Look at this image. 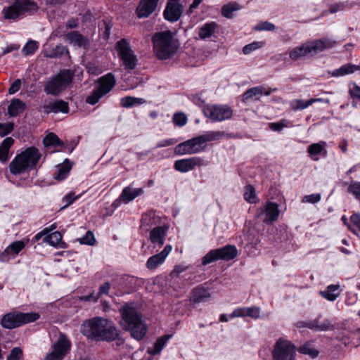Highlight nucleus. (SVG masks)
Listing matches in <instances>:
<instances>
[{"instance_id":"obj_25","label":"nucleus","mask_w":360,"mask_h":360,"mask_svg":"<svg viewBox=\"0 0 360 360\" xmlns=\"http://www.w3.org/2000/svg\"><path fill=\"white\" fill-rule=\"evenodd\" d=\"M218 25L215 22H210L202 25L198 30V36L201 39L211 37L217 30Z\"/></svg>"},{"instance_id":"obj_10","label":"nucleus","mask_w":360,"mask_h":360,"mask_svg":"<svg viewBox=\"0 0 360 360\" xmlns=\"http://www.w3.org/2000/svg\"><path fill=\"white\" fill-rule=\"evenodd\" d=\"M238 255L237 248L234 245H226L222 248L212 250L202 259V264L207 265L217 260H231Z\"/></svg>"},{"instance_id":"obj_49","label":"nucleus","mask_w":360,"mask_h":360,"mask_svg":"<svg viewBox=\"0 0 360 360\" xmlns=\"http://www.w3.org/2000/svg\"><path fill=\"white\" fill-rule=\"evenodd\" d=\"M25 246V244L23 241L18 240L10 244L8 248L15 257L22 249H24Z\"/></svg>"},{"instance_id":"obj_38","label":"nucleus","mask_w":360,"mask_h":360,"mask_svg":"<svg viewBox=\"0 0 360 360\" xmlns=\"http://www.w3.org/2000/svg\"><path fill=\"white\" fill-rule=\"evenodd\" d=\"M240 8V6L236 2H231L224 5L221 8L222 15L227 18H232V13L233 11H236Z\"/></svg>"},{"instance_id":"obj_63","label":"nucleus","mask_w":360,"mask_h":360,"mask_svg":"<svg viewBox=\"0 0 360 360\" xmlns=\"http://www.w3.org/2000/svg\"><path fill=\"white\" fill-rule=\"evenodd\" d=\"M21 80L20 79H15L11 85L8 89L9 94H14L18 92L21 86Z\"/></svg>"},{"instance_id":"obj_39","label":"nucleus","mask_w":360,"mask_h":360,"mask_svg":"<svg viewBox=\"0 0 360 360\" xmlns=\"http://www.w3.org/2000/svg\"><path fill=\"white\" fill-rule=\"evenodd\" d=\"M61 240L62 235L59 231H55L51 234H47L44 238V242L53 246L58 245Z\"/></svg>"},{"instance_id":"obj_50","label":"nucleus","mask_w":360,"mask_h":360,"mask_svg":"<svg viewBox=\"0 0 360 360\" xmlns=\"http://www.w3.org/2000/svg\"><path fill=\"white\" fill-rule=\"evenodd\" d=\"M173 122L176 126L182 127L187 122V117L183 112L175 113L173 116Z\"/></svg>"},{"instance_id":"obj_57","label":"nucleus","mask_w":360,"mask_h":360,"mask_svg":"<svg viewBox=\"0 0 360 360\" xmlns=\"http://www.w3.org/2000/svg\"><path fill=\"white\" fill-rule=\"evenodd\" d=\"M13 123L1 124L0 123V136L3 137L10 134L13 130Z\"/></svg>"},{"instance_id":"obj_7","label":"nucleus","mask_w":360,"mask_h":360,"mask_svg":"<svg viewBox=\"0 0 360 360\" xmlns=\"http://www.w3.org/2000/svg\"><path fill=\"white\" fill-rule=\"evenodd\" d=\"M38 8V6L33 1L18 0L13 5L4 8L2 13L6 19L16 20L26 13L36 12Z\"/></svg>"},{"instance_id":"obj_61","label":"nucleus","mask_w":360,"mask_h":360,"mask_svg":"<svg viewBox=\"0 0 360 360\" xmlns=\"http://www.w3.org/2000/svg\"><path fill=\"white\" fill-rule=\"evenodd\" d=\"M14 257L15 256L11 250H9L8 246L4 250V251L0 253V261L2 262H7Z\"/></svg>"},{"instance_id":"obj_9","label":"nucleus","mask_w":360,"mask_h":360,"mask_svg":"<svg viewBox=\"0 0 360 360\" xmlns=\"http://www.w3.org/2000/svg\"><path fill=\"white\" fill-rule=\"evenodd\" d=\"M39 315L37 313H22L13 312L5 314L1 321L3 328L13 329L23 324L34 322L39 319Z\"/></svg>"},{"instance_id":"obj_5","label":"nucleus","mask_w":360,"mask_h":360,"mask_svg":"<svg viewBox=\"0 0 360 360\" xmlns=\"http://www.w3.org/2000/svg\"><path fill=\"white\" fill-rule=\"evenodd\" d=\"M335 44V40L328 38L307 41L294 48L290 53V58L296 60L300 58L311 56L325 49L333 48Z\"/></svg>"},{"instance_id":"obj_4","label":"nucleus","mask_w":360,"mask_h":360,"mask_svg":"<svg viewBox=\"0 0 360 360\" xmlns=\"http://www.w3.org/2000/svg\"><path fill=\"white\" fill-rule=\"evenodd\" d=\"M153 51L160 60L170 58L177 51L179 42L170 31L156 32L152 37Z\"/></svg>"},{"instance_id":"obj_26","label":"nucleus","mask_w":360,"mask_h":360,"mask_svg":"<svg viewBox=\"0 0 360 360\" xmlns=\"http://www.w3.org/2000/svg\"><path fill=\"white\" fill-rule=\"evenodd\" d=\"M356 70H360V65H355L352 64H345L340 68L334 70L331 72L333 77H342L349 74H352Z\"/></svg>"},{"instance_id":"obj_52","label":"nucleus","mask_w":360,"mask_h":360,"mask_svg":"<svg viewBox=\"0 0 360 360\" xmlns=\"http://www.w3.org/2000/svg\"><path fill=\"white\" fill-rule=\"evenodd\" d=\"M348 191L352 193L356 200H360V182L351 184L348 187Z\"/></svg>"},{"instance_id":"obj_21","label":"nucleus","mask_w":360,"mask_h":360,"mask_svg":"<svg viewBox=\"0 0 360 360\" xmlns=\"http://www.w3.org/2000/svg\"><path fill=\"white\" fill-rule=\"evenodd\" d=\"M63 38L70 44L78 47L86 48L89 43V40L86 37L76 31H72L64 34Z\"/></svg>"},{"instance_id":"obj_55","label":"nucleus","mask_w":360,"mask_h":360,"mask_svg":"<svg viewBox=\"0 0 360 360\" xmlns=\"http://www.w3.org/2000/svg\"><path fill=\"white\" fill-rule=\"evenodd\" d=\"M321 198V197L320 193H314L304 196L302 202L314 204L319 202Z\"/></svg>"},{"instance_id":"obj_35","label":"nucleus","mask_w":360,"mask_h":360,"mask_svg":"<svg viewBox=\"0 0 360 360\" xmlns=\"http://www.w3.org/2000/svg\"><path fill=\"white\" fill-rule=\"evenodd\" d=\"M159 222V217L156 216L155 212L150 211L146 212L142 217V226L149 227Z\"/></svg>"},{"instance_id":"obj_41","label":"nucleus","mask_w":360,"mask_h":360,"mask_svg":"<svg viewBox=\"0 0 360 360\" xmlns=\"http://www.w3.org/2000/svg\"><path fill=\"white\" fill-rule=\"evenodd\" d=\"M263 95V87L255 86L247 90L243 95V100L248 101L253 97H257Z\"/></svg>"},{"instance_id":"obj_17","label":"nucleus","mask_w":360,"mask_h":360,"mask_svg":"<svg viewBox=\"0 0 360 360\" xmlns=\"http://www.w3.org/2000/svg\"><path fill=\"white\" fill-rule=\"evenodd\" d=\"M182 14V7L178 0H169L164 11L165 18L171 22L177 21Z\"/></svg>"},{"instance_id":"obj_42","label":"nucleus","mask_w":360,"mask_h":360,"mask_svg":"<svg viewBox=\"0 0 360 360\" xmlns=\"http://www.w3.org/2000/svg\"><path fill=\"white\" fill-rule=\"evenodd\" d=\"M297 351L303 354L309 355L311 358H316L319 355V351L311 347L310 343H306L299 347Z\"/></svg>"},{"instance_id":"obj_30","label":"nucleus","mask_w":360,"mask_h":360,"mask_svg":"<svg viewBox=\"0 0 360 360\" xmlns=\"http://www.w3.org/2000/svg\"><path fill=\"white\" fill-rule=\"evenodd\" d=\"M25 108V104L20 99L12 101L8 108V112L11 117H15L22 112Z\"/></svg>"},{"instance_id":"obj_46","label":"nucleus","mask_w":360,"mask_h":360,"mask_svg":"<svg viewBox=\"0 0 360 360\" xmlns=\"http://www.w3.org/2000/svg\"><path fill=\"white\" fill-rule=\"evenodd\" d=\"M43 143L45 146H56L62 145V143L60 142L58 137L53 133H49V134H47L44 139Z\"/></svg>"},{"instance_id":"obj_45","label":"nucleus","mask_w":360,"mask_h":360,"mask_svg":"<svg viewBox=\"0 0 360 360\" xmlns=\"http://www.w3.org/2000/svg\"><path fill=\"white\" fill-rule=\"evenodd\" d=\"M38 48V42L34 40H30L22 48V53L25 56L32 55L37 50Z\"/></svg>"},{"instance_id":"obj_19","label":"nucleus","mask_w":360,"mask_h":360,"mask_svg":"<svg viewBox=\"0 0 360 360\" xmlns=\"http://www.w3.org/2000/svg\"><path fill=\"white\" fill-rule=\"evenodd\" d=\"M171 251L172 246L167 245L161 252L153 255L148 259L146 264V267L150 270L155 269L165 262Z\"/></svg>"},{"instance_id":"obj_29","label":"nucleus","mask_w":360,"mask_h":360,"mask_svg":"<svg viewBox=\"0 0 360 360\" xmlns=\"http://www.w3.org/2000/svg\"><path fill=\"white\" fill-rule=\"evenodd\" d=\"M340 285H328L325 290L321 291L320 294L321 295L326 298V300L329 301H334L340 295V293L335 292L339 290Z\"/></svg>"},{"instance_id":"obj_1","label":"nucleus","mask_w":360,"mask_h":360,"mask_svg":"<svg viewBox=\"0 0 360 360\" xmlns=\"http://www.w3.org/2000/svg\"><path fill=\"white\" fill-rule=\"evenodd\" d=\"M82 333L91 339L112 340L117 335V328L108 319L94 317L82 325Z\"/></svg>"},{"instance_id":"obj_32","label":"nucleus","mask_w":360,"mask_h":360,"mask_svg":"<svg viewBox=\"0 0 360 360\" xmlns=\"http://www.w3.org/2000/svg\"><path fill=\"white\" fill-rule=\"evenodd\" d=\"M224 136V133L223 131H207L205 134L199 136L201 143H202L204 148L206 147V143L210 141L219 140L221 137Z\"/></svg>"},{"instance_id":"obj_23","label":"nucleus","mask_w":360,"mask_h":360,"mask_svg":"<svg viewBox=\"0 0 360 360\" xmlns=\"http://www.w3.org/2000/svg\"><path fill=\"white\" fill-rule=\"evenodd\" d=\"M143 193V189L141 188H133L131 186L125 187L119 197L120 202L127 204L139 195Z\"/></svg>"},{"instance_id":"obj_43","label":"nucleus","mask_w":360,"mask_h":360,"mask_svg":"<svg viewBox=\"0 0 360 360\" xmlns=\"http://www.w3.org/2000/svg\"><path fill=\"white\" fill-rule=\"evenodd\" d=\"M244 199L250 203H255L257 202L255 190L252 185H247L245 187Z\"/></svg>"},{"instance_id":"obj_60","label":"nucleus","mask_w":360,"mask_h":360,"mask_svg":"<svg viewBox=\"0 0 360 360\" xmlns=\"http://www.w3.org/2000/svg\"><path fill=\"white\" fill-rule=\"evenodd\" d=\"M14 257L15 256L11 250H9L8 246L4 250V251L0 253V261L2 262H7Z\"/></svg>"},{"instance_id":"obj_20","label":"nucleus","mask_w":360,"mask_h":360,"mask_svg":"<svg viewBox=\"0 0 360 360\" xmlns=\"http://www.w3.org/2000/svg\"><path fill=\"white\" fill-rule=\"evenodd\" d=\"M159 0H141L136 8L138 18H147L153 13L158 6Z\"/></svg>"},{"instance_id":"obj_6","label":"nucleus","mask_w":360,"mask_h":360,"mask_svg":"<svg viewBox=\"0 0 360 360\" xmlns=\"http://www.w3.org/2000/svg\"><path fill=\"white\" fill-rule=\"evenodd\" d=\"M74 73L70 70H62L58 74L50 78L46 83L44 91L47 94L58 95L72 82Z\"/></svg>"},{"instance_id":"obj_2","label":"nucleus","mask_w":360,"mask_h":360,"mask_svg":"<svg viewBox=\"0 0 360 360\" xmlns=\"http://www.w3.org/2000/svg\"><path fill=\"white\" fill-rule=\"evenodd\" d=\"M122 319L120 325L123 329L130 332L136 340H142L147 333V328L140 314L131 304H126L120 309Z\"/></svg>"},{"instance_id":"obj_54","label":"nucleus","mask_w":360,"mask_h":360,"mask_svg":"<svg viewBox=\"0 0 360 360\" xmlns=\"http://www.w3.org/2000/svg\"><path fill=\"white\" fill-rule=\"evenodd\" d=\"M246 308V316L253 319H257L260 317V308L258 307H251Z\"/></svg>"},{"instance_id":"obj_13","label":"nucleus","mask_w":360,"mask_h":360,"mask_svg":"<svg viewBox=\"0 0 360 360\" xmlns=\"http://www.w3.org/2000/svg\"><path fill=\"white\" fill-rule=\"evenodd\" d=\"M295 348L289 341L279 339L272 351L273 360H295Z\"/></svg>"},{"instance_id":"obj_27","label":"nucleus","mask_w":360,"mask_h":360,"mask_svg":"<svg viewBox=\"0 0 360 360\" xmlns=\"http://www.w3.org/2000/svg\"><path fill=\"white\" fill-rule=\"evenodd\" d=\"M14 143V139L11 137L5 139L0 145V161L6 162L9 158V150Z\"/></svg>"},{"instance_id":"obj_12","label":"nucleus","mask_w":360,"mask_h":360,"mask_svg":"<svg viewBox=\"0 0 360 360\" xmlns=\"http://www.w3.org/2000/svg\"><path fill=\"white\" fill-rule=\"evenodd\" d=\"M206 117L213 122H221L230 119L233 115L232 109L226 105H207L203 108Z\"/></svg>"},{"instance_id":"obj_64","label":"nucleus","mask_w":360,"mask_h":360,"mask_svg":"<svg viewBox=\"0 0 360 360\" xmlns=\"http://www.w3.org/2000/svg\"><path fill=\"white\" fill-rule=\"evenodd\" d=\"M286 127L284 121L273 122L269 124V128L273 131H279Z\"/></svg>"},{"instance_id":"obj_14","label":"nucleus","mask_w":360,"mask_h":360,"mask_svg":"<svg viewBox=\"0 0 360 360\" xmlns=\"http://www.w3.org/2000/svg\"><path fill=\"white\" fill-rule=\"evenodd\" d=\"M279 215L278 206L276 203L269 202L257 210L256 218L260 221L270 224L276 221Z\"/></svg>"},{"instance_id":"obj_3","label":"nucleus","mask_w":360,"mask_h":360,"mask_svg":"<svg viewBox=\"0 0 360 360\" xmlns=\"http://www.w3.org/2000/svg\"><path fill=\"white\" fill-rule=\"evenodd\" d=\"M41 154L35 147L32 146L18 154L9 164L10 172L18 176L36 168Z\"/></svg>"},{"instance_id":"obj_16","label":"nucleus","mask_w":360,"mask_h":360,"mask_svg":"<svg viewBox=\"0 0 360 360\" xmlns=\"http://www.w3.org/2000/svg\"><path fill=\"white\" fill-rule=\"evenodd\" d=\"M209 162L200 157H192L186 159L178 160L174 162V167L176 171L182 173L193 170L196 167L208 165Z\"/></svg>"},{"instance_id":"obj_28","label":"nucleus","mask_w":360,"mask_h":360,"mask_svg":"<svg viewBox=\"0 0 360 360\" xmlns=\"http://www.w3.org/2000/svg\"><path fill=\"white\" fill-rule=\"evenodd\" d=\"M172 338L170 335H165L161 338H158L157 341L155 342L153 347L148 348V353L151 355H155L159 354L162 349L164 348L167 342Z\"/></svg>"},{"instance_id":"obj_51","label":"nucleus","mask_w":360,"mask_h":360,"mask_svg":"<svg viewBox=\"0 0 360 360\" xmlns=\"http://www.w3.org/2000/svg\"><path fill=\"white\" fill-rule=\"evenodd\" d=\"M292 108L295 110H304L311 105L310 99L304 101L302 99H297L292 102Z\"/></svg>"},{"instance_id":"obj_34","label":"nucleus","mask_w":360,"mask_h":360,"mask_svg":"<svg viewBox=\"0 0 360 360\" xmlns=\"http://www.w3.org/2000/svg\"><path fill=\"white\" fill-rule=\"evenodd\" d=\"M187 146H189L191 152L192 154H195L200 153L205 150V148L201 143V140L199 136L194 137L191 139H188L186 141Z\"/></svg>"},{"instance_id":"obj_47","label":"nucleus","mask_w":360,"mask_h":360,"mask_svg":"<svg viewBox=\"0 0 360 360\" xmlns=\"http://www.w3.org/2000/svg\"><path fill=\"white\" fill-rule=\"evenodd\" d=\"M264 43L263 41H255L251 44L245 45L243 49L244 54L248 55L251 53L253 51H255L259 48L263 47Z\"/></svg>"},{"instance_id":"obj_48","label":"nucleus","mask_w":360,"mask_h":360,"mask_svg":"<svg viewBox=\"0 0 360 360\" xmlns=\"http://www.w3.org/2000/svg\"><path fill=\"white\" fill-rule=\"evenodd\" d=\"M174 152L176 155H192L189 146L186 144V141L178 144L175 148Z\"/></svg>"},{"instance_id":"obj_31","label":"nucleus","mask_w":360,"mask_h":360,"mask_svg":"<svg viewBox=\"0 0 360 360\" xmlns=\"http://www.w3.org/2000/svg\"><path fill=\"white\" fill-rule=\"evenodd\" d=\"M307 326L311 329L319 331L331 330L334 329V326L328 321L321 322L316 319L309 323Z\"/></svg>"},{"instance_id":"obj_18","label":"nucleus","mask_w":360,"mask_h":360,"mask_svg":"<svg viewBox=\"0 0 360 360\" xmlns=\"http://www.w3.org/2000/svg\"><path fill=\"white\" fill-rule=\"evenodd\" d=\"M43 112L45 114L49 113H68L69 110L68 103L63 100H55L46 102L43 107Z\"/></svg>"},{"instance_id":"obj_40","label":"nucleus","mask_w":360,"mask_h":360,"mask_svg":"<svg viewBox=\"0 0 360 360\" xmlns=\"http://www.w3.org/2000/svg\"><path fill=\"white\" fill-rule=\"evenodd\" d=\"M352 224L348 225L349 229L355 235L360 232V214L355 213L350 217Z\"/></svg>"},{"instance_id":"obj_11","label":"nucleus","mask_w":360,"mask_h":360,"mask_svg":"<svg viewBox=\"0 0 360 360\" xmlns=\"http://www.w3.org/2000/svg\"><path fill=\"white\" fill-rule=\"evenodd\" d=\"M115 48L125 70L131 71L137 65V56L131 49L128 41L122 39L116 43Z\"/></svg>"},{"instance_id":"obj_22","label":"nucleus","mask_w":360,"mask_h":360,"mask_svg":"<svg viewBox=\"0 0 360 360\" xmlns=\"http://www.w3.org/2000/svg\"><path fill=\"white\" fill-rule=\"evenodd\" d=\"M211 297L210 291L202 285H198L192 290L190 300L193 303H200L207 301Z\"/></svg>"},{"instance_id":"obj_53","label":"nucleus","mask_w":360,"mask_h":360,"mask_svg":"<svg viewBox=\"0 0 360 360\" xmlns=\"http://www.w3.org/2000/svg\"><path fill=\"white\" fill-rule=\"evenodd\" d=\"M79 241L81 244L92 245L95 243V238L93 233L89 231L84 236L79 239Z\"/></svg>"},{"instance_id":"obj_15","label":"nucleus","mask_w":360,"mask_h":360,"mask_svg":"<svg viewBox=\"0 0 360 360\" xmlns=\"http://www.w3.org/2000/svg\"><path fill=\"white\" fill-rule=\"evenodd\" d=\"M70 342L64 335H60L59 338L52 347L51 352L46 356V360H62L70 349Z\"/></svg>"},{"instance_id":"obj_59","label":"nucleus","mask_w":360,"mask_h":360,"mask_svg":"<svg viewBox=\"0 0 360 360\" xmlns=\"http://www.w3.org/2000/svg\"><path fill=\"white\" fill-rule=\"evenodd\" d=\"M22 355V349L19 347H14L8 356L7 360H21Z\"/></svg>"},{"instance_id":"obj_33","label":"nucleus","mask_w":360,"mask_h":360,"mask_svg":"<svg viewBox=\"0 0 360 360\" xmlns=\"http://www.w3.org/2000/svg\"><path fill=\"white\" fill-rule=\"evenodd\" d=\"M71 167L70 162L68 160H65L63 165L57 167V170L54 175L55 179L60 181L65 179Z\"/></svg>"},{"instance_id":"obj_62","label":"nucleus","mask_w":360,"mask_h":360,"mask_svg":"<svg viewBox=\"0 0 360 360\" xmlns=\"http://www.w3.org/2000/svg\"><path fill=\"white\" fill-rule=\"evenodd\" d=\"M246 316V308L239 307L234 309L231 314H229L231 319L236 317H245Z\"/></svg>"},{"instance_id":"obj_37","label":"nucleus","mask_w":360,"mask_h":360,"mask_svg":"<svg viewBox=\"0 0 360 360\" xmlns=\"http://www.w3.org/2000/svg\"><path fill=\"white\" fill-rule=\"evenodd\" d=\"M326 145V143L324 141H321L316 143H312L308 147L307 152L311 155H315L321 153L326 155L327 153V151L325 149Z\"/></svg>"},{"instance_id":"obj_8","label":"nucleus","mask_w":360,"mask_h":360,"mask_svg":"<svg viewBox=\"0 0 360 360\" xmlns=\"http://www.w3.org/2000/svg\"><path fill=\"white\" fill-rule=\"evenodd\" d=\"M116 80L112 73H108L98 79V86L86 98V103L95 105L99 100L108 94L115 86Z\"/></svg>"},{"instance_id":"obj_58","label":"nucleus","mask_w":360,"mask_h":360,"mask_svg":"<svg viewBox=\"0 0 360 360\" xmlns=\"http://www.w3.org/2000/svg\"><path fill=\"white\" fill-rule=\"evenodd\" d=\"M349 94L353 99H358L360 101V86L356 84H353L349 86Z\"/></svg>"},{"instance_id":"obj_24","label":"nucleus","mask_w":360,"mask_h":360,"mask_svg":"<svg viewBox=\"0 0 360 360\" xmlns=\"http://www.w3.org/2000/svg\"><path fill=\"white\" fill-rule=\"evenodd\" d=\"M165 235L166 230L162 226H156L150 231V240L155 245L162 246Z\"/></svg>"},{"instance_id":"obj_44","label":"nucleus","mask_w":360,"mask_h":360,"mask_svg":"<svg viewBox=\"0 0 360 360\" xmlns=\"http://www.w3.org/2000/svg\"><path fill=\"white\" fill-rule=\"evenodd\" d=\"M68 49L63 45H58L53 49L46 56L51 58H58L64 54H68Z\"/></svg>"},{"instance_id":"obj_36","label":"nucleus","mask_w":360,"mask_h":360,"mask_svg":"<svg viewBox=\"0 0 360 360\" xmlns=\"http://www.w3.org/2000/svg\"><path fill=\"white\" fill-rule=\"evenodd\" d=\"M146 103L145 99L133 96H125L121 98L120 103L123 108H130L136 105H141Z\"/></svg>"},{"instance_id":"obj_56","label":"nucleus","mask_w":360,"mask_h":360,"mask_svg":"<svg viewBox=\"0 0 360 360\" xmlns=\"http://www.w3.org/2000/svg\"><path fill=\"white\" fill-rule=\"evenodd\" d=\"M275 29V25L269 22H261L258 23L255 27V30L258 31H272Z\"/></svg>"}]
</instances>
